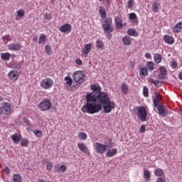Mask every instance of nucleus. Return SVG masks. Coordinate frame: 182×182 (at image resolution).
<instances>
[{
  "mask_svg": "<svg viewBox=\"0 0 182 182\" xmlns=\"http://www.w3.org/2000/svg\"><path fill=\"white\" fill-rule=\"evenodd\" d=\"M92 92H88L89 95H91L92 100H95L98 105H104L107 103L110 100V97L107 95V92H102V87L99 84H93L90 86Z\"/></svg>",
  "mask_w": 182,
  "mask_h": 182,
  "instance_id": "obj_1",
  "label": "nucleus"
},
{
  "mask_svg": "<svg viewBox=\"0 0 182 182\" xmlns=\"http://www.w3.org/2000/svg\"><path fill=\"white\" fill-rule=\"evenodd\" d=\"M86 104L82 106L81 111L82 113H89V114H95V113H99L102 109V105L98 104L93 97L92 94H87L85 95Z\"/></svg>",
  "mask_w": 182,
  "mask_h": 182,
  "instance_id": "obj_2",
  "label": "nucleus"
},
{
  "mask_svg": "<svg viewBox=\"0 0 182 182\" xmlns=\"http://www.w3.org/2000/svg\"><path fill=\"white\" fill-rule=\"evenodd\" d=\"M161 100H163L161 95H160V93L155 92V97L153 99L154 109L156 110V108L159 112V114L162 116V117H166V116L168 114V110L166 109V106L162 105Z\"/></svg>",
  "mask_w": 182,
  "mask_h": 182,
  "instance_id": "obj_3",
  "label": "nucleus"
},
{
  "mask_svg": "<svg viewBox=\"0 0 182 182\" xmlns=\"http://www.w3.org/2000/svg\"><path fill=\"white\" fill-rule=\"evenodd\" d=\"M136 116L141 122L147 120V109L144 106H139L136 108Z\"/></svg>",
  "mask_w": 182,
  "mask_h": 182,
  "instance_id": "obj_4",
  "label": "nucleus"
},
{
  "mask_svg": "<svg viewBox=\"0 0 182 182\" xmlns=\"http://www.w3.org/2000/svg\"><path fill=\"white\" fill-rule=\"evenodd\" d=\"M85 72L83 71H75L73 74V79L76 82L77 86H80V83H83L85 82Z\"/></svg>",
  "mask_w": 182,
  "mask_h": 182,
  "instance_id": "obj_5",
  "label": "nucleus"
},
{
  "mask_svg": "<svg viewBox=\"0 0 182 182\" xmlns=\"http://www.w3.org/2000/svg\"><path fill=\"white\" fill-rule=\"evenodd\" d=\"M52 108V102L50 100L46 98L38 105V109L41 112H46L50 110Z\"/></svg>",
  "mask_w": 182,
  "mask_h": 182,
  "instance_id": "obj_6",
  "label": "nucleus"
},
{
  "mask_svg": "<svg viewBox=\"0 0 182 182\" xmlns=\"http://www.w3.org/2000/svg\"><path fill=\"white\" fill-rule=\"evenodd\" d=\"M104 32L106 33H112L113 32V28H112V18H107L104 21V23L102 25Z\"/></svg>",
  "mask_w": 182,
  "mask_h": 182,
  "instance_id": "obj_7",
  "label": "nucleus"
},
{
  "mask_svg": "<svg viewBox=\"0 0 182 182\" xmlns=\"http://www.w3.org/2000/svg\"><path fill=\"white\" fill-rule=\"evenodd\" d=\"M103 108L104 113H111L113 109H116V103L109 100L107 103L102 105Z\"/></svg>",
  "mask_w": 182,
  "mask_h": 182,
  "instance_id": "obj_8",
  "label": "nucleus"
},
{
  "mask_svg": "<svg viewBox=\"0 0 182 182\" xmlns=\"http://www.w3.org/2000/svg\"><path fill=\"white\" fill-rule=\"evenodd\" d=\"M41 86L43 89H50L53 86V80L50 78H46L41 81Z\"/></svg>",
  "mask_w": 182,
  "mask_h": 182,
  "instance_id": "obj_9",
  "label": "nucleus"
},
{
  "mask_svg": "<svg viewBox=\"0 0 182 182\" xmlns=\"http://www.w3.org/2000/svg\"><path fill=\"white\" fill-rule=\"evenodd\" d=\"M95 150L98 154H103L106 151V147L104 144L96 142L95 145Z\"/></svg>",
  "mask_w": 182,
  "mask_h": 182,
  "instance_id": "obj_10",
  "label": "nucleus"
},
{
  "mask_svg": "<svg viewBox=\"0 0 182 182\" xmlns=\"http://www.w3.org/2000/svg\"><path fill=\"white\" fill-rule=\"evenodd\" d=\"M1 108L6 116L9 115L11 112H12V108L11 107V104L8 102L1 103Z\"/></svg>",
  "mask_w": 182,
  "mask_h": 182,
  "instance_id": "obj_11",
  "label": "nucleus"
},
{
  "mask_svg": "<svg viewBox=\"0 0 182 182\" xmlns=\"http://www.w3.org/2000/svg\"><path fill=\"white\" fill-rule=\"evenodd\" d=\"M59 31L63 33H69V32H72V26L69 23L64 24L60 27Z\"/></svg>",
  "mask_w": 182,
  "mask_h": 182,
  "instance_id": "obj_12",
  "label": "nucleus"
},
{
  "mask_svg": "<svg viewBox=\"0 0 182 182\" xmlns=\"http://www.w3.org/2000/svg\"><path fill=\"white\" fill-rule=\"evenodd\" d=\"M91 50H92V44H90V43L86 44L85 46L83 51H82L84 56L85 58L87 57V55H89V53H90Z\"/></svg>",
  "mask_w": 182,
  "mask_h": 182,
  "instance_id": "obj_13",
  "label": "nucleus"
},
{
  "mask_svg": "<svg viewBox=\"0 0 182 182\" xmlns=\"http://www.w3.org/2000/svg\"><path fill=\"white\" fill-rule=\"evenodd\" d=\"M9 49L10 50H21V49H22V45H21L19 43L9 44Z\"/></svg>",
  "mask_w": 182,
  "mask_h": 182,
  "instance_id": "obj_14",
  "label": "nucleus"
},
{
  "mask_svg": "<svg viewBox=\"0 0 182 182\" xmlns=\"http://www.w3.org/2000/svg\"><path fill=\"white\" fill-rule=\"evenodd\" d=\"M77 146L80 150L82 151V153H85V154H87V153H89V150H87V146H86V144H85L83 142L78 143Z\"/></svg>",
  "mask_w": 182,
  "mask_h": 182,
  "instance_id": "obj_15",
  "label": "nucleus"
},
{
  "mask_svg": "<svg viewBox=\"0 0 182 182\" xmlns=\"http://www.w3.org/2000/svg\"><path fill=\"white\" fill-rule=\"evenodd\" d=\"M8 76L11 80H18V71L11 70L9 73Z\"/></svg>",
  "mask_w": 182,
  "mask_h": 182,
  "instance_id": "obj_16",
  "label": "nucleus"
},
{
  "mask_svg": "<svg viewBox=\"0 0 182 182\" xmlns=\"http://www.w3.org/2000/svg\"><path fill=\"white\" fill-rule=\"evenodd\" d=\"M164 41L166 43H168V45H173V43H174V38L168 35L164 36Z\"/></svg>",
  "mask_w": 182,
  "mask_h": 182,
  "instance_id": "obj_17",
  "label": "nucleus"
},
{
  "mask_svg": "<svg viewBox=\"0 0 182 182\" xmlns=\"http://www.w3.org/2000/svg\"><path fill=\"white\" fill-rule=\"evenodd\" d=\"M160 6V3L157 0H154L152 3V11L155 14L159 12V7Z\"/></svg>",
  "mask_w": 182,
  "mask_h": 182,
  "instance_id": "obj_18",
  "label": "nucleus"
},
{
  "mask_svg": "<svg viewBox=\"0 0 182 182\" xmlns=\"http://www.w3.org/2000/svg\"><path fill=\"white\" fill-rule=\"evenodd\" d=\"M181 29H182V22L181 21L173 26V33H178V32H181Z\"/></svg>",
  "mask_w": 182,
  "mask_h": 182,
  "instance_id": "obj_19",
  "label": "nucleus"
},
{
  "mask_svg": "<svg viewBox=\"0 0 182 182\" xmlns=\"http://www.w3.org/2000/svg\"><path fill=\"white\" fill-rule=\"evenodd\" d=\"M104 147H105V149H112V147H113V141L110 138H107L105 140Z\"/></svg>",
  "mask_w": 182,
  "mask_h": 182,
  "instance_id": "obj_20",
  "label": "nucleus"
},
{
  "mask_svg": "<svg viewBox=\"0 0 182 182\" xmlns=\"http://www.w3.org/2000/svg\"><path fill=\"white\" fill-rule=\"evenodd\" d=\"M11 139L16 144H18L19 141H21L22 139V136L19 135L18 134H14L12 136Z\"/></svg>",
  "mask_w": 182,
  "mask_h": 182,
  "instance_id": "obj_21",
  "label": "nucleus"
},
{
  "mask_svg": "<svg viewBox=\"0 0 182 182\" xmlns=\"http://www.w3.org/2000/svg\"><path fill=\"white\" fill-rule=\"evenodd\" d=\"M117 154V149H109L106 153L107 157H113Z\"/></svg>",
  "mask_w": 182,
  "mask_h": 182,
  "instance_id": "obj_22",
  "label": "nucleus"
},
{
  "mask_svg": "<svg viewBox=\"0 0 182 182\" xmlns=\"http://www.w3.org/2000/svg\"><path fill=\"white\" fill-rule=\"evenodd\" d=\"M122 42L126 46H130V45H132V38L127 36H124L122 38Z\"/></svg>",
  "mask_w": 182,
  "mask_h": 182,
  "instance_id": "obj_23",
  "label": "nucleus"
},
{
  "mask_svg": "<svg viewBox=\"0 0 182 182\" xmlns=\"http://www.w3.org/2000/svg\"><path fill=\"white\" fill-rule=\"evenodd\" d=\"M99 12H100V17L102 19H105L106 18V9H105V6H100Z\"/></svg>",
  "mask_w": 182,
  "mask_h": 182,
  "instance_id": "obj_24",
  "label": "nucleus"
},
{
  "mask_svg": "<svg viewBox=\"0 0 182 182\" xmlns=\"http://www.w3.org/2000/svg\"><path fill=\"white\" fill-rule=\"evenodd\" d=\"M46 41H48V38H46V35L45 34H41L39 36V41L38 43L40 45H45V43H46Z\"/></svg>",
  "mask_w": 182,
  "mask_h": 182,
  "instance_id": "obj_25",
  "label": "nucleus"
},
{
  "mask_svg": "<svg viewBox=\"0 0 182 182\" xmlns=\"http://www.w3.org/2000/svg\"><path fill=\"white\" fill-rule=\"evenodd\" d=\"M127 35H129V36H134L135 38L139 36L137 31H136L134 28H129L127 31Z\"/></svg>",
  "mask_w": 182,
  "mask_h": 182,
  "instance_id": "obj_26",
  "label": "nucleus"
},
{
  "mask_svg": "<svg viewBox=\"0 0 182 182\" xmlns=\"http://www.w3.org/2000/svg\"><path fill=\"white\" fill-rule=\"evenodd\" d=\"M154 59L156 63H161L163 57L161 55V54L156 53L154 55Z\"/></svg>",
  "mask_w": 182,
  "mask_h": 182,
  "instance_id": "obj_27",
  "label": "nucleus"
},
{
  "mask_svg": "<svg viewBox=\"0 0 182 182\" xmlns=\"http://www.w3.org/2000/svg\"><path fill=\"white\" fill-rule=\"evenodd\" d=\"M150 83H153L156 86V87H161V86L163 85V82L159 81V80H154L153 79L149 80Z\"/></svg>",
  "mask_w": 182,
  "mask_h": 182,
  "instance_id": "obj_28",
  "label": "nucleus"
},
{
  "mask_svg": "<svg viewBox=\"0 0 182 182\" xmlns=\"http://www.w3.org/2000/svg\"><path fill=\"white\" fill-rule=\"evenodd\" d=\"M139 75L143 78V76H147L149 75V70L146 68H141L139 70Z\"/></svg>",
  "mask_w": 182,
  "mask_h": 182,
  "instance_id": "obj_29",
  "label": "nucleus"
},
{
  "mask_svg": "<svg viewBox=\"0 0 182 182\" xmlns=\"http://www.w3.org/2000/svg\"><path fill=\"white\" fill-rule=\"evenodd\" d=\"M96 48L97 49L103 50L105 49V44L103 43L102 41L98 40L96 41Z\"/></svg>",
  "mask_w": 182,
  "mask_h": 182,
  "instance_id": "obj_30",
  "label": "nucleus"
},
{
  "mask_svg": "<svg viewBox=\"0 0 182 182\" xmlns=\"http://www.w3.org/2000/svg\"><path fill=\"white\" fill-rule=\"evenodd\" d=\"M1 58L2 60H9V58H11V54L9 53H1Z\"/></svg>",
  "mask_w": 182,
  "mask_h": 182,
  "instance_id": "obj_31",
  "label": "nucleus"
},
{
  "mask_svg": "<svg viewBox=\"0 0 182 182\" xmlns=\"http://www.w3.org/2000/svg\"><path fill=\"white\" fill-rule=\"evenodd\" d=\"M122 92L124 93V95H127L129 92V87L126 84L122 85Z\"/></svg>",
  "mask_w": 182,
  "mask_h": 182,
  "instance_id": "obj_32",
  "label": "nucleus"
},
{
  "mask_svg": "<svg viewBox=\"0 0 182 182\" xmlns=\"http://www.w3.org/2000/svg\"><path fill=\"white\" fill-rule=\"evenodd\" d=\"M13 180L14 182H21L22 180V176L19 174H14L13 176Z\"/></svg>",
  "mask_w": 182,
  "mask_h": 182,
  "instance_id": "obj_33",
  "label": "nucleus"
},
{
  "mask_svg": "<svg viewBox=\"0 0 182 182\" xmlns=\"http://www.w3.org/2000/svg\"><path fill=\"white\" fill-rule=\"evenodd\" d=\"M78 138L80 140H86L87 139V134H86L85 132H80L78 134Z\"/></svg>",
  "mask_w": 182,
  "mask_h": 182,
  "instance_id": "obj_34",
  "label": "nucleus"
},
{
  "mask_svg": "<svg viewBox=\"0 0 182 182\" xmlns=\"http://www.w3.org/2000/svg\"><path fill=\"white\" fill-rule=\"evenodd\" d=\"M163 174H164V171H163L161 168L155 169V176L161 177Z\"/></svg>",
  "mask_w": 182,
  "mask_h": 182,
  "instance_id": "obj_35",
  "label": "nucleus"
},
{
  "mask_svg": "<svg viewBox=\"0 0 182 182\" xmlns=\"http://www.w3.org/2000/svg\"><path fill=\"white\" fill-rule=\"evenodd\" d=\"M148 68L150 72L154 70V63L153 61H148L147 62Z\"/></svg>",
  "mask_w": 182,
  "mask_h": 182,
  "instance_id": "obj_36",
  "label": "nucleus"
},
{
  "mask_svg": "<svg viewBox=\"0 0 182 182\" xmlns=\"http://www.w3.org/2000/svg\"><path fill=\"white\" fill-rule=\"evenodd\" d=\"M21 144L24 147H28V146H29V140L27 139H22L21 141Z\"/></svg>",
  "mask_w": 182,
  "mask_h": 182,
  "instance_id": "obj_37",
  "label": "nucleus"
},
{
  "mask_svg": "<svg viewBox=\"0 0 182 182\" xmlns=\"http://www.w3.org/2000/svg\"><path fill=\"white\" fill-rule=\"evenodd\" d=\"M65 80L66 81V85H68V86H72V84L73 83V80L69 76L65 77Z\"/></svg>",
  "mask_w": 182,
  "mask_h": 182,
  "instance_id": "obj_38",
  "label": "nucleus"
},
{
  "mask_svg": "<svg viewBox=\"0 0 182 182\" xmlns=\"http://www.w3.org/2000/svg\"><path fill=\"white\" fill-rule=\"evenodd\" d=\"M129 19L134 20L136 23H137V15H136L134 13H130L129 14Z\"/></svg>",
  "mask_w": 182,
  "mask_h": 182,
  "instance_id": "obj_39",
  "label": "nucleus"
},
{
  "mask_svg": "<svg viewBox=\"0 0 182 182\" xmlns=\"http://www.w3.org/2000/svg\"><path fill=\"white\" fill-rule=\"evenodd\" d=\"M45 49L47 55H52V47L50 46L46 45Z\"/></svg>",
  "mask_w": 182,
  "mask_h": 182,
  "instance_id": "obj_40",
  "label": "nucleus"
},
{
  "mask_svg": "<svg viewBox=\"0 0 182 182\" xmlns=\"http://www.w3.org/2000/svg\"><path fill=\"white\" fill-rule=\"evenodd\" d=\"M67 167L65 165H61L60 168L57 170L58 173H65L66 171Z\"/></svg>",
  "mask_w": 182,
  "mask_h": 182,
  "instance_id": "obj_41",
  "label": "nucleus"
},
{
  "mask_svg": "<svg viewBox=\"0 0 182 182\" xmlns=\"http://www.w3.org/2000/svg\"><path fill=\"white\" fill-rule=\"evenodd\" d=\"M143 95L145 97H149V88L146 86L143 88Z\"/></svg>",
  "mask_w": 182,
  "mask_h": 182,
  "instance_id": "obj_42",
  "label": "nucleus"
},
{
  "mask_svg": "<svg viewBox=\"0 0 182 182\" xmlns=\"http://www.w3.org/2000/svg\"><path fill=\"white\" fill-rule=\"evenodd\" d=\"M17 16H19V18H22L23 16H25V11L22 9H19L17 11Z\"/></svg>",
  "mask_w": 182,
  "mask_h": 182,
  "instance_id": "obj_43",
  "label": "nucleus"
},
{
  "mask_svg": "<svg viewBox=\"0 0 182 182\" xmlns=\"http://www.w3.org/2000/svg\"><path fill=\"white\" fill-rule=\"evenodd\" d=\"M159 72L162 75H167V70L163 66L159 68Z\"/></svg>",
  "mask_w": 182,
  "mask_h": 182,
  "instance_id": "obj_44",
  "label": "nucleus"
},
{
  "mask_svg": "<svg viewBox=\"0 0 182 182\" xmlns=\"http://www.w3.org/2000/svg\"><path fill=\"white\" fill-rule=\"evenodd\" d=\"M34 134H36V137H42V131H39L38 129H36L33 131Z\"/></svg>",
  "mask_w": 182,
  "mask_h": 182,
  "instance_id": "obj_45",
  "label": "nucleus"
},
{
  "mask_svg": "<svg viewBox=\"0 0 182 182\" xmlns=\"http://www.w3.org/2000/svg\"><path fill=\"white\" fill-rule=\"evenodd\" d=\"M11 68L13 69H17L18 70H19V69H21V64L14 63L11 65Z\"/></svg>",
  "mask_w": 182,
  "mask_h": 182,
  "instance_id": "obj_46",
  "label": "nucleus"
},
{
  "mask_svg": "<svg viewBox=\"0 0 182 182\" xmlns=\"http://www.w3.org/2000/svg\"><path fill=\"white\" fill-rule=\"evenodd\" d=\"M115 26L117 29H122V28H123V21L115 23Z\"/></svg>",
  "mask_w": 182,
  "mask_h": 182,
  "instance_id": "obj_47",
  "label": "nucleus"
},
{
  "mask_svg": "<svg viewBox=\"0 0 182 182\" xmlns=\"http://www.w3.org/2000/svg\"><path fill=\"white\" fill-rule=\"evenodd\" d=\"M144 177H146V178H150V177H151L150 171L145 170L144 171Z\"/></svg>",
  "mask_w": 182,
  "mask_h": 182,
  "instance_id": "obj_48",
  "label": "nucleus"
},
{
  "mask_svg": "<svg viewBox=\"0 0 182 182\" xmlns=\"http://www.w3.org/2000/svg\"><path fill=\"white\" fill-rule=\"evenodd\" d=\"M170 65L172 69H176V68H177V62H176V60L171 61Z\"/></svg>",
  "mask_w": 182,
  "mask_h": 182,
  "instance_id": "obj_49",
  "label": "nucleus"
},
{
  "mask_svg": "<svg viewBox=\"0 0 182 182\" xmlns=\"http://www.w3.org/2000/svg\"><path fill=\"white\" fill-rule=\"evenodd\" d=\"M44 19H47V21H50L52 19V14L46 13L44 15Z\"/></svg>",
  "mask_w": 182,
  "mask_h": 182,
  "instance_id": "obj_50",
  "label": "nucleus"
},
{
  "mask_svg": "<svg viewBox=\"0 0 182 182\" xmlns=\"http://www.w3.org/2000/svg\"><path fill=\"white\" fill-rule=\"evenodd\" d=\"M133 4H134V1L133 0H129L127 2V8L129 9H132V8H133Z\"/></svg>",
  "mask_w": 182,
  "mask_h": 182,
  "instance_id": "obj_51",
  "label": "nucleus"
},
{
  "mask_svg": "<svg viewBox=\"0 0 182 182\" xmlns=\"http://www.w3.org/2000/svg\"><path fill=\"white\" fill-rule=\"evenodd\" d=\"M53 166V164L50 162L47 163L46 168L47 170H52V167Z\"/></svg>",
  "mask_w": 182,
  "mask_h": 182,
  "instance_id": "obj_52",
  "label": "nucleus"
},
{
  "mask_svg": "<svg viewBox=\"0 0 182 182\" xmlns=\"http://www.w3.org/2000/svg\"><path fill=\"white\" fill-rule=\"evenodd\" d=\"M146 132V125L142 124L140 129V133H144Z\"/></svg>",
  "mask_w": 182,
  "mask_h": 182,
  "instance_id": "obj_53",
  "label": "nucleus"
},
{
  "mask_svg": "<svg viewBox=\"0 0 182 182\" xmlns=\"http://www.w3.org/2000/svg\"><path fill=\"white\" fill-rule=\"evenodd\" d=\"M166 75L159 73L158 75V79H166Z\"/></svg>",
  "mask_w": 182,
  "mask_h": 182,
  "instance_id": "obj_54",
  "label": "nucleus"
},
{
  "mask_svg": "<svg viewBox=\"0 0 182 182\" xmlns=\"http://www.w3.org/2000/svg\"><path fill=\"white\" fill-rule=\"evenodd\" d=\"M75 63H76L77 65H79V66H80V65H82V60H80V59H77V60H75Z\"/></svg>",
  "mask_w": 182,
  "mask_h": 182,
  "instance_id": "obj_55",
  "label": "nucleus"
},
{
  "mask_svg": "<svg viewBox=\"0 0 182 182\" xmlns=\"http://www.w3.org/2000/svg\"><path fill=\"white\" fill-rule=\"evenodd\" d=\"M4 171L6 174H9V173H11V169H9V167L8 166H6L5 167V169H4Z\"/></svg>",
  "mask_w": 182,
  "mask_h": 182,
  "instance_id": "obj_56",
  "label": "nucleus"
},
{
  "mask_svg": "<svg viewBox=\"0 0 182 182\" xmlns=\"http://www.w3.org/2000/svg\"><path fill=\"white\" fill-rule=\"evenodd\" d=\"M114 22H115V23H117V22H122V19H120V18L115 17Z\"/></svg>",
  "mask_w": 182,
  "mask_h": 182,
  "instance_id": "obj_57",
  "label": "nucleus"
},
{
  "mask_svg": "<svg viewBox=\"0 0 182 182\" xmlns=\"http://www.w3.org/2000/svg\"><path fill=\"white\" fill-rule=\"evenodd\" d=\"M156 182H166V181L163 178H158Z\"/></svg>",
  "mask_w": 182,
  "mask_h": 182,
  "instance_id": "obj_58",
  "label": "nucleus"
},
{
  "mask_svg": "<svg viewBox=\"0 0 182 182\" xmlns=\"http://www.w3.org/2000/svg\"><path fill=\"white\" fill-rule=\"evenodd\" d=\"M6 38H7L6 36H4L2 37V40L4 41V43H5V45H6V43H8V42L6 41Z\"/></svg>",
  "mask_w": 182,
  "mask_h": 182,
  "instance_id": "obj_59",
  "label": "nucleus"
},
{
  "mask_svg": "<svg viewBox=\"0 0 182 182\" xmlns=\"http://www.w3.org/2000/svg\"><path fill=\"white\" fill-rule=\"evenodd\" d=\"M6 41H12V37L11 36L6 35Z\"/></svg>",
  "mask_w": 182,
  "mask_h": 182,
  "instance_id": "obj_60",
  "label": "nucleus"
},
{
  "mask_svg": "<svg viewBox=\"0 0 182 182\" xmlns=\"http://www.w3.org/2000/svg\"><path fill=\"white\" fill-rule=\"evenodd\" d=\"M0 114H6L2 107H0Z\"/></svg>",
  "mask_w": 182,
  "mask_h": 182,
  "instance_id": "obj_61",
  "label": "nucleus"
},
{
  "mask_svg": "<svg viewBox=\"0 0 182 182\" xmlns=\"http://www.w3.org/2000/svg\"><path fill=\"white\" fill-rule=\"evenodd\" d=\"M145 56H146V58H151V55H150V53H146L145 54Z\"/></svg>",
  "mask_w": 182,
  "mask_h": 182,
  "instance_id": "obj_62",
  "label": "nucleus"
},
{
  "mask_svg": "<svg viewBox=\"0 0 182 182\" xmlns=\"http://www.w3.org/2000/svg\"><path fill=\"white\" fill-rule=\"evenodd\" d=\"M178 77L181 80H182V72L179 73Z\"/></svg>",
  "mask_w": 182,
  "mask_h": 182,
  "instance_id": "obj_63",
  "label": "nucleus"
},
{
  "mask_svg": "<svg viewBox=\"0 0 182 182\" xmlns=\"http://www.w3.org/2000/svg\"><path fill=\"white\" fill-rule=\"evenodd\" d=\"M33 41H34V42H38V37H34L33 38Z\"/></svg>",
  "mask_w": 182,
  "mask_h": 182,
  "instance_id": "obj_64",
  "label": "nucleus"
}]
</instances>
